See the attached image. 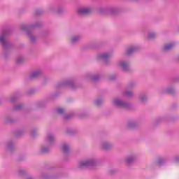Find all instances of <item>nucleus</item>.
Listing matches in <instances>:
<instances>
[{"label":"nucleus","instance_id":"f257e3e1","mask_svg":"<svg viewBox=\"0 0 179 179\" xmlns=\"http://www.w3.org/2000/svg\"><path fill=\"white\" fill-rule=\"evenodd\" d=\"M10 31L8 29H3L0 35V44H1L4 51H10L13 44L8 40Z\"/></svg>","mask_w":179,"mask_h":179},{"label":"nucleus","instance_id":"f03ea898","mask_svg":"<svg viewBox=\"0 0 179 179\" xmlns=\"http://www.w3.org/2000/svg\"><path fill=\"white\" fill-rule=\"evenodd\" d=\"M39 26H41V23L40 22H38L35 24H22L21 26V29L23 30V31H25L27 33L31 43H36L37 40V38L33 34H34V29H36V27H38Z\"/></svg>","mask_w":179,"mask_h":179},{"label":"nucleus","instance_id":"7ed1b4c3","mask_svg":"<svg viewBox=\"0 0 179 179\" xmlns=\"http://www.w3.org/2000/svg\"><path fill=\"white\" fill-rule=\"evenodd\" d=\"M54 142H55V136L54 134L48 133L45 139V143L40 149L41 153H48L50 152V148L54 145Z\"/></svg>","mask_w":179,"mask_h":179},{"label":"nucleus","instance_id":"20e7f679","mask_svg":"<svg viewBox=\"0 0 179 179\" xmlns=\"http://www.w3.org/2000/svg\"><path fill=\"white\" fill-rule=\"evenodd\" d=\"M97 164V159L95 158H89L87 159L81 160L78 163V169H89Z\"/></svg>","mask_w":179,"mask_h":179},{"label":"nucleus","instance_id":"39448f33","mask_svg":"<svg viewBox=\"0 0 179 179\" xmlns=\"http://www.w3.org/2000/svg\"><path fill=\"white\" fill-rule=\"evenodd\" d=\"M113 103L114 106L119 108H123L124 110H131V105L128 102L124 101L121 98H115L113 99Z\"/></svg>","mask_w":179,"mask_h":179},{"label":"nucleus","instance_id":"423d86ee","mask_svg":"<svg viewBox=\"0 0 179 179\" xmlns=\"http://www.w3.org/2000/svg\"><path fill=\"white\" fill-rule=\"evenodd\" d=\"M57 87H70V89H76V83H75V80L67 79L57 85Z\"/></svg>","mask_w":179,"mask_h":179},{"label":"nucleus","instance_id":"0eeeda50","mask_svg":"<svg viewBox=\"0 0 179 179\" xmlns=\"http://www.w3.org/2000/svg\"><path fill=\"white\" fill-rule=\"evenodd\" d=\"M117 65L124 72H128V71H129V63L127 60H120Z\"/></svg>","mask_w":179,"mask_h":179},{"label":"nucleus","instance_id":"6e6552de","mask_svg":"<svg viewBox=\"0 0 179 179\" xmlns=\"http://www.w3.org/2000/svg\"><path fill=\"white\" fill-rule=\"evenodd\" d=\"M135 86V83L132 82L127 85V90L124 92V96L126 97H132L133 94L132 91H131V89L134 88Z\"/></svg>","mask_w":179,"mask_h":179},{"label":"nucleus","instance_id":"1a4fd4ad","mask_svg":"<svg viewBox=\"0 0 179 179\" xmlns=\"http://www.w3.org/2000/svg\"><path fill=\"white\" fill-rule=\"evenodd\" d=\"M85 79L87 80H92V82H97L100 79V75L95 74L93 75L91 73H88L85 76Z\"/></svg>","mask_w":179,"mask_h":179},{"label":"nucleus","instance_id":"9d476101","mask_svg":"<svg viewBox=\"0 0 179 179\" xmlns=\"http://www.w3.org/2000/svg\"><path fill=\"white\" fill-rule=\"evenodd\" d=\"M110 57H111V53H107V52L101 53L98 56L99 59H101V61H103L104 64H108V59H110Z\"/></svg>","mask_w":179,"mask_h":179},{"label":"nucleus","instance_id":"9b49d317","mask_svg":"<svg viewBox=\"0 0 179 179\" xmlns=\"http://www.w3.org/2000/svg\"><path fill=\"white\" fill-rule=\"evenodd\" d=\"M43 74V71L41 69H36L33 71L29 75L31 79H36V78H40V76Z\"/></svg>","mask_w":179,"mask_h":179},{"label":"nucleus","instance_id":"f8f14e48","mask_svg":"<svg viewBox=\"0 0 179 179\" xmlns=\"http://www.w3.org/2000/svg\"><path fill=\"white\" fill-rule=\"evenodd\" d=\"M6 149L8 152H13V150H15V143L13 141H10L6 143Z\"/></svg>","mask_w":179,"mask_h":179},{"label":"nucleus","instance_id":"ddd939ff","mask_svg":"<svg viewBox=\"0 0 179 179\" xmlns=\"http://www.w3.org/2000/svg\"><path fill=\"white\" fill-rule=\"evenodd\" d=\"M138 47L136 45H131L126 50V55H132L134 52H136Z\"/></svg>","mask_w":179,"mask_h":179},{"label":"nucleus","instance_id":"4468645a","mask_svg":"<svg viewBox=\"0 0 179 179\" xmlns=\"http://www.w3.org/2000/svg\"><path fill=\"white\" fill-rule=\"evenodd\" d=\"M138 101H140V103H142L143 104H145V103H146V101H148V94L143 93V94H140L138 95Z\"/></svg>","mask_w":179,"mask_h":179},{"label":"nucleus","instance_id":"2eb2a0df","mask_svg":"<svg viewBox=\"0 0 179 179\" xmlns=\"http://www.w3.org/2000/svg\"><path fill=\"white\" fill-rule=\"evenodd\" d=\"M92 12V9L89 8H82L78 10L79 15H89Z\"/></svg>","mask_w":179,"mask_h":179},{"label":"nucleus","instance_id":"dca6fc26","mask_svg":"<svg viewBox=\"0 0 179 179\" xmlns=\"http://www.w3.org/2000/svg\"><path fill=\"white\" fill-rule=\"evenodd\" d=\"M69 149H70V145L68 144V143H64L62 145V150L65 153V155H68L69 153Z\"/></svg>","mask_w":179,"mask_h":179},{"label":"nucleus","instance_id":"f3484780","mask_svg":"<svg viewBox=\"0 0 179 179\" xmlns=\"http://www.w3.org/2000/svg\"><path fill=\"white\" fill-rule=\"evenodd\" d=\"M113 147V144H111L109 142H103L101 143V148L104 150H108V149H110Z\"/></svg>","mask_w":179,"mask_h":179},{"label":"nucleus","instance_id":"a211bd4d","mask_svg":"<svg viewBox=\"0 0 179 179\" xmlns=\"http://www.w3.org/2000/svg\"><path fill=\"white\" fill-rule=\"evenodd\" d=\"M19 99V94H15L10 97V103H16Z\"/></svg>","mask_w":179,"mask_h":179},{"label":"nucleus","instance_id":"6ab92c4d","mask_svg":"<svg viewBox=\"0 0 179 179\" xmlns=\"http://www.w3.org/2000/svg\"><path fill=\"white\" fill-rule=\"evenodd\" d=\"M174 43H168L164 46V51H169L170 50H172V48H174Z\"/></svg>","mask_w":179,"mask_h":179},{"label":"nucleus","instance_id":"aec40b11","mask_svg":"<svg viewBox=\"0 0 179 179\" xmlns=\"http://www.w3.org/2000/svg\"><path fill=\"white\" fill-rule=\"evenodd\" d=\"M134 160H135V155H130L126 158V163L127 164H131L134 163Z\"/></svg>","mask_w":179,"mask_h":179},{"label":"nucleus","instance_id":"412c9836","mask_svg":"<svg viewBox=\"0 0 179 179\" xmlns=\"http://www.w3.org/2000/svg\"><path fill=\"white\" fill-rule=\"evenodd\" d=\"M164 163H166V159H164V157H159L157 160V164L158 166H163Z\"/></svg>","mask_w":179,"mask_h":179},{"label":"nucleus","instance_id":"4be33fe9","mask_svg":"<svg viewBox=\"0 0 179 179\" xmlns=\"http://www.w3.org/2000/svg\"><path fill=\"white\" fill-rule=\"evenodd\" d=\"M108 12H109V13H110V15H115V14L118 13V8H117L115 7H112L108 9Z\"/></svg>","mask_w":179,"mask_h":179},{"label":"nucleus","instance_id":"5701e85b","mask_svg":"<svg viewBox=\"0 0 179 179\" xmlns=\"http://www.w3.org/2000/svg\"><path fill=\"white\" fill-rule=\"evenodd\" d=\"M164 93H174V87H168L164 90Z\"/></svg>","mask_w":179,"mask_h":179},{"label":"nucleus","instance_id":"b1692460","mask_svg":"<svg viewBox=\"0 0 179 179\" xmlns=\"http://www.w3.org/2000/svg\"><path fill=\"white\" fill-rule=\"evenodd\" d=\"M128 128H135L136 127V122L134 120L129 121L127 123Z\"/></svg>","mask_w":179,"mask_h":179},{"label":"nucleus","instance_id":"393cba45","mask_svg":"<svg viewBox=\"0 0 179 179\" xmlns=\"http://www.w3.org/2000/svg\"><path fill=\"white\" fill-rule=\"evenodd\" d=\"M17 64H23L24 62V57L18 56L16 59Z\"/></svg>","mask_w":179,"mask_h":179},{"label":"nucleus","instance_id":"a878e982","mask_svg":"<svg viewBox=\"0 0 179 179\" xmlns=\"http://www.w3.org/2000/svg\"><path fill=\"white\" fill-rule=\"evenodd\" d=\"M22 108H23V105L17 104L13 106V110H14V111H20Z\"/></svg>","mask_w":179,"mask_h":179},{"label":"nucleus","instance_id":"bb28decb","mask_svg":"<svg viewBox=\"0 0 179 179\" xmlns=\"http://www.w3.org/2000/svg\"><path fill=\"white\" fill-rule=\"evenodd\" d=\"M80 40V36H74L71 38V43L75 44V43H78Z\"/></svg>","mask_w":179,"mask_h":179},{"label":"nucleus","instance_id":"cd10ccee","mask_svg":"<svg viewBox=\"0 0 179 179\" xmlns=\"http://www.w3.org/2000/svg\"><path fill=\"white\" fill-rule=\"evenodd\" d=\"M56 113L57 114H59L60 115H64V113H65V109L62 108H57L56 109Z\"/></svg>","mask_w":179,"mask_h":179},{"label":"nucleus","instance_id":"c85d7f7f","mask_svg":"<svg viewBox=\"0 0 179 179\" xmlns=\"http://www.w3.org/2000/svg\"><path fill=\"white\" fill-rule=\"evenodd\" d=\"M103 99L98 98L94 101V104H96V106H101V104H103Z\"/></svg>","mask_w":179,"mask_h":179},{"label":"nucleus","instance_id":"c756f323","mask_svg":"<svg viewBox=\"0 0 179 179\" xmlns=\"http://www.w3.org/2000/svg\"><path fill=\"white\" fill-rule=\"evenodd\" d=\"M23 134H24V129H23L17 130V131H15V135H16L17 136H22V135H23Z\"/></svg>","mask_w":179,"mask_h":179},{"label":"nucleus","instance_id":"7c9ffc66","mask_svg":"<svg viewBox=\"0 0 179 179\" xmlns=\"http://www.w3.org/2000/svg\"><path fill=\"white\" fill-rule=\"evenodd\" d=\"M66 134H68V135H73L75 133V129H73L72 128H67L66 129Z\"/></svg>","mask_w":179,"mask_h":179},{"label":"nucleus","instance_id":"2f4dec72","mask_svg":"<svg viewBox=\"0 0 179 179\" xmlns=\"http://www.w3.org/2000/svg\"><path fill=\"white\" fill-rule=\"evenodd\" d=\"M38 131L37 130V129H32L31 131V136L34 137L36 136V135H37Z\"/></svg>","mask_w":179,"mask_h":179},{"label":"nucleus","instance_id":"473e14b6","mask_svg":"<svg viewBox=\"0 0 179 179\" xmlns=\"http://www.w3.org/2000/svg\"><path fill=\"white\" fill-rule=\"evenodd\" d=\"M156 37V33L155 32H149L148 33V38L152 39Z\"/></svg>","mask_w":179,"mask_h":179},{"label":"nucleus","instance_id":"72a5a7b5","mask_svg":"<svg viewBox=\"0 0 179 179\" xmlns=\"http://www.w3.org/2000/svg\"><path fill=\"white\" fill-rule=\"evenodd\" d=\"M42 178H43V179H54V178H52V177L48 176L47 173H43V174H42Z\"/></svg>","mask_w":179,"mask_h":179},{"label":"nucleus","instance_id":"f704fd0d","mask_svg":"<svg viewBox=\"0 0 179 179\" xmlns=\"http://www.w3.org/2000/svg\"><path fill=\"white\" fill-rule=\"evenodd\" d=\"M109 80H115L117 79V76L115 74H112L108 77Z\"/></svg>","mask_w":179,"mask_h":179},{"label":"nucleus","instance_id":"c9c22d12","mask_svg":"<svg viewBox=\"0 0 179 179\" xmlns=\"http://www.w3.org/2000/svg\"><path fill=\"white\" fill-rule=\"evenodd\" d=\"M64 120H71V118H72V113L69 115H64Z\"/></svg>","mask_w":179,"mask_h":179},{"label":"nucleus","instance_id":"e433bc0d","mask_svg":"<svg viewBox=\"0 0 179 179\" xmlns=\"http://www.w3.org/2000/svg\"><path fill=\"white\" fill-rule=\"evenodd\" d=\"M173 162L175 163H179V155H177V156L174 157Z\"/></svg>","mask_w":179,"mask_h":179},{"label":"nucleus","instance_id":"4c0bfd02","mask_svg":"<svg viewBox=\"0 0 179 179\" xmlns=\"http://www.w3.org/2000/svg\"><path fill=\"white\" fill-rule=\"evenodd\" d=\"M18 173L20 174V176H23V174H24V169H20L18 171Z\"/></svg>","mask_w":179,"mask_h":179},{"label":"nucleus","instance_id":"58836bf2","mask_svg":"<svg viewBox=\"0 0 179 179\" xmlns=\"http://www.w3.org/2000/svg\"><path fill=\"white\" fill-rule=\"evenodd\" d=\"M63 9L62 8H59L57 10V13H61V12H62Z\"/></svg>","mask_w":179,"mask_h":179},{"label":"nucleus","instance_id":"ea45409f","mask_svg":"<svg viewBox=\"0 0 179 179\" xmlns=\"http://www.w3.org/2000/svg\"><path fill=\"white\" fill-rule=\"evenodd\" d=\"M41 13V10H38L36 12V15H40Z\"/></svg>","mask_w":179,"mask_h":179},{"label":"nucleus","instance_id":"a19ab883","mask_svg":"<svg viewBox=\"0 0 179 179\" xmlns=\"http://www.w3.org/2000/svg\"><path fill=\"white\" fill-rule=\"evenodd\" d=\"M6 122H9L10 124H12V122H13V120L8 119Z\"/></svg>","mask_w":179,"mask_h":179},{"label":"nucleus","instance_id":"79ce46f5","mask_svg":"<svg viewBox=\"0 0 179 179\" xmlns=\"http://www.w3.org/2000/svg\"><path fill=\"white\" fill-rule=\"evenodd\" d=\"M27 179H34L32 177H28Z\"/></svg>","mask_w":179,"mask_h":179},{"label":"nucleus","instance_id":"37998d69","mask_svg":"<svg viewBox=\"0 0 179 179\" xmlns=\"http://www.w3.org/2000/svg\"><path fill=\"white\" fill-rule=\"evenodd\" d=\"M0 104H1V101H0Z\"/></svg>","mask_w":179,"mask_h":179}]
</instances>
